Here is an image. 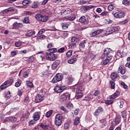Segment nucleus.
<instances>
[{
	"label": "nucleus",
	"instance_id": "f257e3e1",
	"mask_svg": "<svg viewBox=\"0 0 130 130\" xmlns=\"http://www.w3.org/2000/svg\"><path fill=\"white\" fill-rule=\"evenodd\" d=\"M62 123V115L60 114H58L55 117V124L56 126H60Z\"/></svg>",
	"mask_w": 130,
	"mask_h": 130
},
{
	"label": "nucleus",
	"instance_id": "f03ea898",
	"mask_svg": "<svg viewBox=\"0 0 130 130\" xmlns=\"http://www.w3.org/2000/svg\"><path fill=\"white\" fill-rule=\"evenodd\" d=\"M35 18L36 20L40 21L41 22H47V21H48L49 19L47 16H44L39 13L36 15Z\"/></svg>",
	"mask_w": 130,
	"mask_h": 130
},
{
	"label": "nucleus",
	"instance_id": "7ed1b4c3",
	"mask_svg": "<svg viewBox=\"0 0 130 130\" xmlns=\"http://www.w3.org/2000/svg\"><path fill=\"white\" fill-rule=\"evenodd\" d=\"M119 26H114L113 27H108L106 29L107 34H112V33H117L119 31Z\"/></svg>",
	"mask_w": 130,
	"mask_h": 130
},
{
	"label": "nucleus",
	"instance_id": "20e7f679",
	"mask_svg": "<svg viewBox=\"0 0 130 130\" xmlns=\"http://www.w3.org/2000/svg\"><path fill=\"white\" fill-rule=\"evenodd\" d=\"M45 55L48 60L53 61V60H55V59H56V55L54 53L46 52Z\"/></svg>",
	"mask_w": 130,
	"mask_h": 130
},
{
	"label": "nucleus",
	"instance_id": "39448f33",
	"mask_svg": "<svg viewBox=\"0 0 130 130\" xmlns=\"http://www.w3.org/2000/svg\"><path fill=\"white\" fill-rule=\"evenodd\" d=\"M112 50L109 48H106L104 50V54L106 57L112 58Z\"/></svg>",
	"mask_w": 130,
	"mask_h": 130
},
{
	"label": "nucleus",
	"instance_id": "423d86ee",
	"mask_svg": "<svg viewBox=\"0 0 130 130\" xmlns=\"http://www.w3.org/2000/svg\"><path fill=\"white\" fill-rule=\"evenodd\" d=\"M67 88L66 85H57L54 88V90L56 93H61V92L66 90Z\"/></svg>",
	"mask_w": 130,
	"mask_h": 130
},
{
	"label": "nucleus",
	"instance_id": "0eeeda50",
	"mask_svg": "<svg viewBox=\"0 0 130 130\" xmlns=\"http://www.w3.org/2000/svg\"><path fill=\"white\" fill-rule=\"evenodd\" d=\"M71 98V94L69 92H66L61 95L60 98V102H66L67 100H70Z\"/></svg>",
	"mask_w": 130,
	"mask_h": 130
},
{
	"label": "nucleus",
	"instance_id": "6e6552de",
	"mask_svg": "<svg viewBox=\"0 0 130 130\" xmlns=\"http://www.w3.org/2000/svg\"><path fill=\"white\" fill-rule=\"evenodd\" d=\"M114 17L117 19H121V18H124L125 16V13L121 11H118L113 14Z\"/></svg>",
	"mask_w": 130,
	"mask_h": 130
},
{
	"label": "nucleus",
	"instance_id": "1a4fd4ad",
	"mask_svg": "<svg viewBox=\"0 0 130 130\" xmlns=\"http://www.w3.org/2000/svg\"><path fill=\"white\" fill-rule=\"evenodd\" d=\"M61 80H62V75L61 74L58 73L53 77L52 82L54 83H57V82H60Z\"/></svg>",
	"mask_w": 130,
	"mask_h": 130
},
{
	"label": "nucleus",
	"instance_id": "9d476101",
	"mask_svg": "<svg viewBox=\"0 0 130 130\" xmlns=\"http://www.w3.org/2000/svg\"><path fill=\"white\" fill-rule=\"evenodd\" d=\"M39 126L44 130H55L54 128L49 127V124H44L42 123H41L39 124Z\"/></svg>",
	"mask_w": 130,
	"mask_h": 130
},
{
	"label": "nucleus",
	"instance_id": "9b49d317",
	"mask_svg": "<svg viewBox=\"0 0 130 130\" xmlns=\"http://www.w3.org/2000/svg\"><path fill=\"white\" fill-rule=\"evenodd\" d=\"M43 100H44V96L41 94H38L36 95L35 99V101L36 103H39L42 101H43Z\"/></svg>",
	"mask_w": 130,
	"mask_h": 130
},
{
	"label": "nucleus",
	"instance_id": "f8f14e48",
	"mask_svg": "<svg viewBox=\"0 0 130 130\" xmlns=\"http://www.w3.org/2000/svg\"><path fill=\"white\" fill-rule=\"evenodd\" d=\"M40 115H41V112H36L32 115V118L35 121H37L40 119Z\"/></svg>",
	"mask_w": 130,
	"mask_h": 130
},
{
	"label": "nucleus",
	"instance_id": "ddd939ff",
	"mask_svg": "<svg viewBox=\"0 0 130 130\" xmlns=\"http://www.w3.org/2000/svg\"><path fill=\"white\" fill-rule=\"evenodd\" d=\"M60 64V61L59 60H55L52 64V66H51L52 69L56 70V69L57 68V67H58V66H59Z\"/></svg>",
	"mask_w": 130,
	"mask_h": 130
},
{
	"label": "nucleus",
	"instance_id": "4468645a",
	"mask_svg": "<svg viewBox=\"0 0 130 130\" xmlns=\"http://www.w3.org/2000/svg\"><path fill=\"white\" fill-rule=\"evenodd\" d=\"M82 96H83V92H82V90H80V89L79 88H77L76 94V99L82 98Z\"/></svg>",
	"mask_w": 130,
	"mask_h": 130
},
{
	"label": "nucleus",
	"instance_id": "2eb2a0df",
	"mask_svg": "<svg viewBox=\"0 0 130 130\" xmlns=\"http://www.w3.org/2000/svg\"><path fill=\"white\" fill-rule=\"evenodd\" d=\"M89 44H90V43L87 42V40L83 41L80 44H79V48H85V46H87V45L89 46Z\"/></svg>",
	"mask_w": 130,
	"mask_h": 130
},
{
	"label": "nucleus",
	"instance_id": "dca6fc26",
	"mask_svg": "<svg viewBox=\"0 0 130 130\" xmlns=\"http://www.w3.org/2000/svg\"><path fill=\"white\" fill-rule=\"evenodd\" d=\"M22 27H23V24L22 23L16 22L13 23L12 29H17V28H22Z\"/></svg>",
	"mask_w": 130,
	"mask_h": 130
},
{
	"label": "nucleus",
	"instance_id": "f3484780",
	"mask_svg": "<svg viewBox=\"0 0 130 130\" xmlns=\"http://www.w3.org/2000/svg\"><path fill=\"white\" fill-rule=\"evenodd\" d=\"M119 95H120V93H119V91H116V92L114 93V94L110 96V99L114 100V99L117 98Z\"/></svg>",
	"mask_w": 130,
	"mask_h": 130
},
{
	"label": "nucleus",
	"instance_id": "a211bd4d",
	"mask_svg": "<svg viewBox=\"0 0 130 130\" xmlns=\"http://www.w3.org/2000/svg\"><path fill=\"white\" fill-rule=\"evenodd\" d=\"M101 112H103V108H102L101 107H99L94 112V115L97 116L99 115V114H100Z\"/></svg>",
	"mask_w": 130,
	"mask_h": 130
},
{
	"label": "nucleus",
	"instance_id": "6ab92c4d",
	"mask_svg": "<svg viewBox=\"0 0 130 130\" xmlns=\"http://www.w3.org/2000/svg\"><path fill=\"white\" fill-rule=\"evenodd\" d=\"M94 8V6L92 5L85 6L82 8V10H83V13H86L87 11H89V10H91V9H93Z\"/></svg>",
	"mask_w": 130,
	"mask_h": 130
},
{
	"label": "nucleus",
	"instance_id": "aec40b11",
	"mask_svg": "<svg viewBox=\"0 0 130 130\" xmlns=\"http://www.w3.org/2000/svg\"><path fill=\"white\" fill-rule=\"evenodd\" d=\"M76 19V14H72L69 16H67L66 17V20H68V21H74Z\"/></svg>",
	"mask_w": 130,
	"mask_h": 130
},
{
	"label": "nucleus",
	"instance_id": "412c9836",
	"mask_svg": "<svg viewBox=\"0 0 130 130\" xmlns=\"http://www.w3.org/2000/svg\"><path fill=\"white\" fill-rule=\"evenodd\" d=\"M101 30L98 29L91 33L90 36L91 37H95V36H97L98 35H99V34H101Z\"/></svg>",
	"mask_w": 130,
	"mask_h": 130
},
{
	"label": "nucleus",
	"instance_id": "4be33fe9",
	"mask_svg": "<svg viewBox=\"0 0 130 130\" xmlns=\"http://www.w3.org/2000/svg\"><path fill=\"white\" fill-rule=\"evenodd\" d=\"M112 100H112V99H110V96H109L107 100L105 101V103L107 105H110V104H112V103H113V101Z\"/></svg>",
	"mask_w": 130,
	"mask_h": 130
},
{
	"label": "nucleus",
	"instance_id": "5701e85b",
	"mask_svg": "<svg viewBox=\"0 0 130 130\" xmlns=\"http://www.w3.org/2000/svg\"><path fill=\"white\" fill-rule=\"evenodd\" d=\"M36 32L34 30H29L27 32V33L25 35L27 37H31L32 35H35Z\"/></svg>",
	"mask_w": 130,
	"mask_h": 130
},
{
	"label": "nucleus",
	"instance_id": "b1692460",
	"mask_svg": "<svg viewBox=\"0 0 130 130\" xmlns=\"http://www.w3.org/2000/svg\"><path fill=\"white\" fill-rule=\"evenodd\" d=\"M117 77H119L118 74L116 72H113L111 74V78L112 80L117 78Z\"/></svg>",
	"mask_w": 130,
	"mask_h": 130
},
{
	"label": "nucleus",
	"instance_id": "393cba45",
	"mask_svg": "<svg viewBox=\"0 0 130 130\" xmlns=\"http://www.w3.org/2000/svg\"><path fill=\"white\" fill-rule=\"evenodd\" d=\"M117 73H120L121 75H124V74H125V70H123L122 67L120 66L117 70Z\"/></svg>",
	"mask_w": 130,
	"mask_h": 130
},
{
	"label": "nucleus",
	"instance_id": "a878e982",
	"mask_svg": "<svg viewBox=\"0 0 130 130\" xmlns=\"http://www.w3.org/2000/svg\"><path fill=\"white\" fill-rule=\"evenodd\" d=\"M86 21H87V18L85 16H81L79 20L80 23H85Z\"/></svg>",
	"mask_w": 130,
	"mask_h": 130
},
{
	"label": "nucleus",
	"instance_id": "bb28decb",
	"mask_svg": "<svg viewBox=\"0 0 130 130\" xmlns=\"http://www.w3.org/2000/svg\"><path fill=\"white\" fill-rule=\"evenodd\" d=\"M34 60H35V57H34V56H31L29 57V58L27 59V61L29 63H31L33 62Z\"/></svg>",
	"mask_w": 130,
	"mask_h": 130
},
{
	"label": "nucleus",
	"instance_id": "cd10ccee",
	"mask_svg": "<svg viewBox=\"0 0 130 130\" xmlns=\"http://www.w3.org/2000/svg\"><path fill=\"white\" fill-rule=\"evenodd\" d=\"M111 59V58H110L106 57V58L103 61V64H105V65L108 64L110 62Z\"/></svg>",
	"mask_w": 130,
	"mask_h": 130
},
{
	"label": "nucleus",
	"instance_id": "c85d7f7f",
	"mask_svg": "<svg viewBox=\"0 0 130 130\" xmlns=\"http://www.w3.org/2000/svg\"><path fill=\"white\" fill-rule=\"evenodd\" d=\"M121 120V119H120V118L119 117H116L115 118L114 122H115V124H116V125L119 124V123H120Z\"/></svg>",
	"mask_w": 130,
	"mask_h": 130
},
{
	"label": "nucleus",
	"instance_id": "c756f323",
	"mask_svg": "<svg viewBox=\"0 0 130 130\" xmlns=\"http://www.w3.org/2000/svg\"><path fill=\"white\" fill-rule=\"evenodd\" d=\"M8 85L7 84V82H5L2 85H1L0 88L1 90H5L6 88H8Z\"/></svg>",
	"mask_w": 130,
	"mask_h": 130
},
{
	"label": "nucleus",
	"instance_id": "7c9ffc66",
	"mask_svg": "<svg viewBox=\"0 0 130 130\" xmlns=\"http://www.w3.org/2000/svg\"><path fill=\"white\" fill-rule=\"evenodd\" d=\"M66 51V48L61 47L57 50V52L59 53H63Z\"/></svg>",
	"mask_w": 130,
	"mask_h": 130
},
{
	"label": "nucleus",
	"instance_id": "2f4dec72",
	"mask_svg": "<svg viewBox=\"0 0 130 130\" xmlns=\"http://www.w3.org/2000/svg\"><path fill=\"white\" fill-rule=\"evenodd\" d=\"M5 83H6V84H7V86L9 87V86H11V85L14 83V80L13 79H10L5 81Z\"/></svg>",
	"mask_w": 130,
	"mask_h": 130
},
{
	"label": "nucleus",
	"instance_id": "473e14b6",
	"mask_svg": "<svg viewBox=\"0 0 130 130\" xmlns=\"http://www.w3.org/2000/svg\"><path fill=\"white\" fill-rule=\"evenodd\" d=\"M77 61V58H73L68 60V63L73 64Z\"/></svg>",
	"mask_w": 130,
	"mask_h": 130
},
{
	"label": "nucleus",
	"instance_id": "72a5a7b5",
	"mask_svg": "<svg viewBox=\"0 0 130 130\" xmlns=\"http://www.w3.org/2000/svg\"><path fill=\"white\" fill-rule=\"evenodd\" d=\"M5 98L6 100L10 99L11 98V92L7 91L5 93Z\"/></svg>",
	"mask_w": 130,
	"mask_h": 130
},
{
	"label": "nucleus",
	"instance_id": "f704fd0d",
	"mask_svg": "<svg viewBox=\"0 0 130 130\" xmlns=\"http://www.w3.org/2000/svg\"><path fill=\"white\" fill-rule=\"evenodd\" d=\"M73 81H74V78L72 77H69L67 78V81L69 84H72V83H73Z\"/></svg>",
	"mask_w": 130,
	"mask_h": 130
},
{
	"label": "nucleus",
	"instance_id": "c9c22d12",
	"mask_svg": "<svg viewBox=\"0 0 130 130\" xmlns=\"http://www.w3.org/2000/svg\"><path fill=\"white\" fill-rule=\"evenodd\" d=\"M37 60L40 63H42V61H43V57H42V55L38 57Z\"/></svg>",
	"mask_w": 130,
	"mask_h": 130
},
{
	"label": "nucleus",
	"instance_id": "e433bc0d",
	"mask_svg": "<svg viewBox=\"0 0 130 130\" xmlns=\"http://www.w3.org/2000/svg\"><path fill=\"white\" fill-rule=\"evenodd\" d=\"M15 86L17 88H18V87H20L21 86V80L20 79H18L17 80V82L15 83Z\"/></svg>",
	"mask_w": 130,
	"mask_h": 130
},
{
	"label": "nucleus",
	"instance_id": "4c0bfd02",
	"mask_svg": "<svg viewBox=\"0 0 130 130\" xmlns=\"http://www.w3.org/2000/svg\"><path fill=\"white\" fill-rule=\"evenodd\" d=\"M39 6V3L34 2V4L32 5L31 8L32 9H37V8H38Z\"/></svg>",
	"mask_w": 130,
	"mask_h": 130
},
{
	"label": "nucleus",
	"instance_id": "58836bf2",
	"mask_svg": "<svg viewBox=\"0 0 130 130\" xmlns=\"http://www.w3.org/2000/svg\"><path fill=\"white\" fill-rule=\"evenodd\" d=\"M67 107L68 108V109H73V108H74V106L71 103H68L67 104Z\"/></svg>",
	"mask_w": 130,
	"mask_h": 130
},
{
	"label": "nucleus",
	"instance_id": "ea45409f",
	"mask_svg": "<svg viewBox=\"0 0 130 130\" xmlns=\"http://www.w3.org/2000/svg\"><path fill=\"white\" fill-rule=\"evenodd\" d=\"M26 85L27 87H29V88H33V87H34V86L33 85V83L30 81H27Z\"/></svg>",
	"mask_w": 130,
	"mask_h": 130
},
{
	"label": "nucleus",
	"instance_id": "a19ab883",
	"mask_svg": "<svg viewBox=\"0 0 130 130\" xmlns=\"http://www.w3.org/2000/svg\"><path fill=\"white\" fill-rule=\"evenodd\" d=\"M49 53H54L57 52V49L56 48H51L49 49Z\"/></svg>",
	"mask_w": 130,
	"mask_h": 130
},
{
	"label": "nucleus",
	"instance_id": "79ce46f5",
	"mask_svg": "<svg viewBox=\"0 0 130 130\" xmlns=\"http://www.w3.org/2000/svg\"><path fill=\"white\" fill-rule=\"evenodd\" d=\"M23 93H24V89H23V88L18 89V96H22V95H23Z\"/></svg>",
	"mask_w": 130,
	"mask_h": 130
},
{
	"label": "nucleus",
	"instance_id": "37998d69",
	"mask_svg": "<svg viewBox=\"0 0 130 130\" xmlns=\"http://www.w3.org/2000/svg\"><path fill=\"white\" fill-rule=\"evenodd\" d=\"M110 83L111 84V88L113 89H115V82L113 81H111Z\"/></svg>",
	"mask_w": 130,
	"mask_h": 130
},
{
	"label": "nucleus",
	"instance_id": "c03bdc74",
	"mask_svg": "<svg viewBox=\"0 0 130 130\" xmlns=\"http://www.w3.org/2000/svg\"><path fill=\"white\" fill-rule=\"evenodd\" d=\"M74 123L75 125H78V124L80 123V118L79 117H76L74 120Z\"/></svg>",
	"mask_w": 130,
	"mask_h": 130
},
{
	"label": "nucleus",
	"instance_id": "a18cd8bd",
	"mask_svg": "<svg viewBox=\"0 0 130 130\" xmlns=\"http://www.w3.org/2000/svg\"><path fill=\"white\" fill-rule=\"evenodd\" d=\"M46 38V36L44 35H42L40 36L38 38H37L38 40H43Z\"/></svg>",
	"mask_w": 130,
	"mask_h": 130
},
{
	"label": "nucleus",
	"instance_id": "49530a36",
	"mask_svg": "<svg viewBox=\"0 0 130 130\" xmlns=\"http://www.w3.org/2000/svg\"><path fill=\"white\" fill-rule=\"evenodd\" d=\"M71 42H75L74 43H76V42H78L79 41V39L76 37H73L71 39Z\"/></svg>",
	"mask_w": 130,
	"mask_h": 130
},
{
	"label": "nucleus",
	"instance_id": "de8ad7c7",
	"mask_svg": "<svg viewBox=\"0 0 130 130\" xmlns=\"http://www.w3.org/2000/svg\"><path fill=\"white\" fill-rule=\"evenodd\" d=\"M121 115H122V118H126V116L127 115V114H126V111H123L121 112Z\"/></svg>",
	"mask_w": 130,
	"mask_h": 130
},
{
	"label": "nucleus",
	"instance_id": "09e8293b",
	"mask_svg": "<svg viewBox=\"0 0 130 130\" xmlns=\"http://www.w3.org/2000/svg\"><path fill=\"white\" fill-rule=\"evenodd\" d=\"M60 110H62V111H63L65 113H68V112H69L68 110H67V109H66V108H64V107H63V106H61L60 107Z\"/></svg>",
	"mask_w": 130,
	"mask_h": 130
},
{
	"label": "nucleus",
	"instance_id": "8fccbe9b",
	"mask_svg": "<svg viewBox=\"0 0 130 130\" xmlns=\"http://www.w3.org/2000/svg\"><path fill=\"white\" fill-rule=\"evenodd\" d=\"M52 110H50L48 111L46 114V117H50V116L51 115V114H52Z\"/></svg>",
	"mask_w": 130,
	"mask_h": 130
},
{
	"label": "nucleus",
	"instance_id": "3c124183",
	"mask_svg": "<svg viewBox=\"0 0 130 130\" xmlns=\"http://www.w3.org/2000/svg\"><path fill=\"white\" fill-rule=\"evenodd\" d=\"M72 54H73V51H72V50H69L66 53V55H67V57H71V56H72Z\"/></svg>",
	"mask_w": 130,
	"mask_h": 130
},
{
	"label": "nucleus",
	"instance_id": "603ef678",
	"mask_svg": "<svg viewBox=\"0 0 130 130\" xmlns=\"http://www.w3.org/2000/svg\"><path fill=\"white\" fill-rule=\"evenodd\" d=\"M77 46L76 43H73L69 44V48L73 49Z\"/></svg>",
	"mask_w": 130,
	"mask_h": 130
},
{
	"label": "nucleus",
	"instance_id": "864d4df0",
	"mask_svg": "<svg viewBox=\"0 0 130 130\" xmlns=\"http://www.w3.org/2000/svg\"><path fill=\"white\" fill-rule=\"evenodd\" d=\"M61 26H62V29H67L68 28V27H69V24L66 23H63L61 24Z\"/></svg>",
	"mask_w": 130,
	"mask_h": 130
},
{
	"label": "nucleus",
	"instance_id": "5fc2aeb1",
	"mask_svg": "<svg viewBox=\"0 0 130 130\" xmlns=\"http://www.w3.org/2000/svg\"><path fill=\"white\" fill-rule=\"evenodd\" d=\"M130 0H123L122 1V4L123 5H125L126 6H127L129 5Z\"/></svg>",
	"mask_w": 130,
	"mask_h": 130
},
{
	"label": "nucleus",
	"instance_id": "6e6d98bb",
	"mask_svg": "<svg viewBox=\"0 0 130 130\" xmlns=\"http://www.w3.org/2000/svg\"><path fill=\"white\" fill-rule=\"evenodd\" d=\"M23 22L25 24H28L29 23V17H25L23 19Z\"/></svg>",
	"mask_w": 130,
	"mask_h": 130
},
{
	"label": "nucleus",
	"instance_id": "4d7b16f0",
	"mask_svg": "<svg viewBox=\"0 0 130 130\" xmlns=\"http://www.w3.org/2000/svg\"><path fill=\"white\" fill-rule=\"evenodd\" d=\"M30 3L29 1L28 0H24L22 2V5L23 6H27L29 3Z\"/></svg>",
	"mask_w": 130,
	"mask_h": 130
},
{
	"label": "nucleus",
	"instance_id": "13d9d810",
	"mask_svg": "<svg viewBox=\"0 0 130 130\" xmlns=\"http://www.w3.org/2000/svg\"><path fill=\"white\" fill-rule=\"evenodd\" d=\"M21 45H22V43L21 42H16L15 43V46H16V47H20V46H21Z\"/></svg>",
	"mask_w": 130,
	"mask_h": 130
},
{
	"label": "nucleus",
	"instance_id": "bf43d9fd",
	"mask_svg": "<svg viewBox=\"0 0 130 130\" xmlns=\"http://www.w3.org/2000/svg\"><path fill=\"white\" fill-rule=\"evenodd\" d=\"M29 76V72L28 71H25L23 74V76L24 78H27Z\"/></svg>",
	"mask_w": 130,
	"mask_h": 130
},
{
	"label": "nucleus",
	"instance_id": "052dcab7",
	"mask_svg": "<svg viewBox=\"0 0 130 130\" xmlns=\"http://www.w3.org/2000/svg\"><path fill=\"white\" fill-rule=\"evenodd\" d=\"M114 9V6L113 5H109L108 7V9L109 11H112Z\"/></svg>",
	"mask_w": 130,
	"mask_h": 130
},
{
	"label": "nucleus",
	"instance_id": "680f3d73",
	"mask_svg": "<svg viewBox=\"0 0 130 130\" xmlns=\"http://www.w3.org/2000/svg\"><path fill=\"white\" fill-rule=\"evenodd\" d=\"M17 121V118L15 116H10V121Z\"/></svg>",
	"mask_w": 130,
	"mask_h": 130
},
{
	"label": "nucleus",
	"instance_id": "e2e57ef3",
	"mask_svg": "<svg viewBox=\"0 0 130 130\" xmlns=\"http://www.w3.org/2000/svg\"><path fill=\"white\" fill-rule=\"evenodd\" d=\"M29 116H30V113L28 111H27L26 113H24V117L25 118H29Z\"/></svg>",
	"mask_w": 130,
	"mask_h": 130
},
{
	"label": "nucleus",
	"instance_id": "0e129e2a",
	"mask_svg": "<svg viewBox=\"0 0 130 130\" xmlns=\"http://www.w3.org/2000/svg\"><path fill=\"white\" fill-rule=\"evenodd\" d=\"M101 15L103 16V17L108 16V12H103L101 14Z\"/></svg>",
	"mask_w": 130,
	"mask_h": 130
},
{
	"label": "nucleus",
	"instance_id": "69168bd1",
	"mask_svg": "<svg viewBox=\"0 0 130 130\" xmlns=\"http://www.w3.org/2000/svg\"><path fill=\"white\" fill-rule=\"evenodd\" d=\"M85 98H86L87 99H88V100H92V99H93V98L92 94H89Z\"/></svg>",
	"mask_w": 130,
	"mask_h": 130
},
{
	"label": "nucleus",
	"instance_id": "338daca9",
	"mask_svg": "<svg viewBox=\"0 0 130 130\" xmlns=\"http://www.w3.org/2000/svg\"><path fill=\"white\" fill-rule=\"evenodd\" d=\"M34 123H35V120H31L28 122V124L30 126L33 125V124H34Z\"/></svg>",
	"mask_w": 130,
	"mask_h": 130
},
{
	"label": "nucleus",
	"instance_id": "774afa93",
	"mask_svg": "<svg viewBox=\"0 0 130 130\" xmlns=\"http://www.w3.org/2000/svg\"><path fill=\"white\" fill-rule=\"evenodd\" d=\"M45 32V29H42L38 32V35H41V34H43Z\"/></svg>",
	"mask_w": 130,
	"mask_h": 130
}]
</instances>
